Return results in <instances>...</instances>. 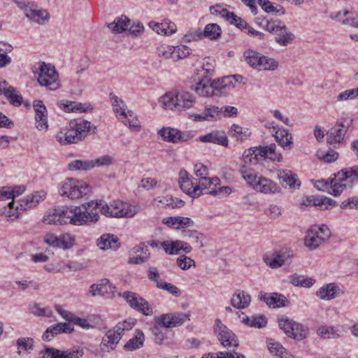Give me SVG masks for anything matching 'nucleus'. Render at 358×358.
<instances>
[{
  "label": "nucleus",
  "instance_id": "f257e3e1",
  "mask_svg": "<svg viewBox=\"0 0 358 358\" xmlns=\"http://www.w3.org/2000/svg\"><path fill=\"white\" fill-rule=\"evenodd\" d=\"M100 204L91 201L80 206L55 209L44 216L43 222L47 224L62 225L70 223L76 226L90 225L99 220V215L94 210Z\"/></svg>",
  "mask_w": 358,
  "mask_h": 358
},
{
  "label": "nucleus",
  "instance_id": "f03ea898",
  "mask_svg": "<svg viewBox=\"0 0 358 358\" xmlns=\"http://www.w3.org/2000/svg\"><path fill=\"white\" fill-rule=\"evenodd\" d=\"M91 128L92 133L96 132V127H92L90 122L80 118L73 119L69 122L67 128L61 129L57 134L56 138L62 145L77 143L88 135Z\"/></svg>",
  "mask_w": 358,
  "mask_h": 358
},
{
  "label": "nucleus",
  "instance_id": "7ed1b4c3",
  "mask_svg": "<svg viewBox=\"0 0 358 358\" xmlns=\"http://www.w3.org/2000/svg\"><path fill=\"white\" fill-rule=\"evenodd\" d=\"M276 145L274 143L268 146H259L245 150L242 155L240 168L248 169V166L258 164L260 159L268 158L273 161L280 162L282 155L275 152Z\"/></svg>",
  "mask_w": 358,
  "mask_h": 358
},
{
  "label": "nucleus",
  "instance_id": "20e7f679",
  "mask_svg": "<svg viewBox=\"0 0 358 358\" xmlns=\"http://www.w3.org/2000/svg\"><path fill=\"white\" fill-rule=\"evenodd\" d=\"M196 102L195 97L187 91H175L166 93L160 99V103L165 109L186 110Z\"/></svg>",
  "mask_w": 358,
  "mask_h": 358
},
{
  "label": "nucleus",
  "instance_id": "39448f33",
  "mask_svg": "<svg viewBox=\"0 0 358 358\" xmlns=\"http://www.w3.org/2000/svg\"><path fill=\"white\" fill-rule=\"evenodd\" d=\"M93 201L101 203L94 211L98 213L97 209L101 206V214L109 217H132L141 210L138 206H132L120 200H115L104 205H102L101 201Z\"/></svg>",
  "mask_w": 358,
  "mask_h": 358
},
{
  "label": "nucleus",
  "instance_id": "423d86ee",
  "mask_svg": "<svg viewBox=\"0 0 358 358\" xmlns=\"http://www.w3.org/2000/svg\"><path fill=\"white\" fill-rule=\"evenodd\" d=\"M231 83V77H225L222 80H213L207 76L200 79L191 89L194 90L199 95L203 96H217L223 92V90L228 87Z\"/></svg>",
  "mask_w": 358,
  "mask_h": 358
},
{
  "label": "nucleus",
  "instance_id": "0eeeda50",
  "mask_svg": "<svg viewBox=\"0 0 358 358\" xmlns=\"http://www.w3.org/2000/svg\"><path fill=\"white\" fill-rule=\"evenodd\" d=\"M110 98L113 108V111L120 121L128 126L133 131H139L141 126L138 120L131 110H127L125 103L113 93L110 94Z\"/></svg>",
  "mask_w": 358,
  "mask_h": 358
},
{
  "label": "nucleus",
  "instance_id": "6e6552de",
  "mask_svg": "<svg viewBox=\"0 0 358 358\" xmlns=\"http://www.w3.org/2000/svg\"><path fill=\"white\" fill-rule=\"evenodd\" d=\"M330 237L331 231L326 224L313 225L306 232L304 244L310 250H315Z\"/></svg>",
  "mask_w": 358,
  "mask_h": 358
},
{
  "label": "nucleus",
  "instance_id": "1a4fd4ad",
  "mask_svg": "<svg viewBox=\"0 0 358 358\" xmlns=\"http://www.w3.org/2000/svg\"><path fill=\"white\" fill-rule=\"evenodd\" d=\"M17 7L22 10L24 15L32 22L39 25L46 24L50 20V14L46 10L40 8L32 2L17 1Z\"/></svg>",
  "mask_w": 358,
  "mask_h": 358
},
{
  "label": "nucleus",
  "instance_id": "9d476101",
  "mask_svg": "<svg viewBox=\"0 0 358 358\" xmlns=\"http://www.w3.org/2000/svg\"><path fill=\"white\" fill-rule=\"evenodd\" d=\"M39 73L38 82L41 86L45 87L50 90H56L61 87L59 81V75L51 64H46L45 62L39 64Z\"/></svg>",
  "mask_w": 358,
  "mask_h": 358
},
{
  "label": "nucleus",
  "instance_id": "9b49d317",
  "mask_svg": "<svg viewBox=\"0 0 358 358\" xmlns=\"http://www.w3.org/2000/svg\"><path fill=\"white\" fill-rule=\"evenodd\" d=\"M90 192V187L85 182L73 178L66 179L61 185L60 194L71 199H77Z\"/></svg>",
  "mask_w": 358,
  "mask_h": 358
},
{
  "label": "nucleus",
  "instance_id": "f8f14e48",
  "mask_svg": "<svg viewBox=\"0 0 358 358\" xmlns=\"http://www.w3.org/2000/svg\"><path fill=\"white\" fill-rule=\"evenodd\" d=\"M41 358H82L84 350L79 346H73L66 350H60L51 347H45L40 352Z\"/></svg>",
  "mask_w": 358,
  "mask_h": 358
},
{
  "label": "nucleus",
  "instance_id": "ddd939ff",
  "mask_svg": "<svg viewBox=\"0 0 358 358\" xmlns=\"http://www.w3.org/2000/svg\"><path fill=\"white\" fill-rule=\"evenodd\" d=\"M293 257L292 250L282 248L280 250L267 253L264 256L266 264L272 268L281 267L285 264H289Z\"/></svg>",
  "mask_w": 358,
  "mask_h": 358
},
{
  "label": "nucleus",
  "instance_id": "4468645a",
  "mask_svg": "<svg viewBox=\"0 0 358 358\" xmlns=\"http://www.w3.org/2000/svg\"><path fill=\"white\" fill-rule=\"evenodd\" d=\"M214 332L224 348L238 346V341L235 334L220 319H216L215 321Z\"/></svg>",
  "mask_w": 358,
  "mask_h": 358
},
{
  "label": "nucleus",
  "instance_id": "2eb2a0df",
  "mask_svg": "<svg viewBox=\"0 0 358 358\" xmlns=\"http://www.w3.org/2000/svg\"><path fill=\"white\" fill-rule=\"evenodd\" d=\"M122 296L131 308L146 316L152 315V308L149 303L138 294L132 292H125L123 293Z\"/></svg>",
  "mask_w": 358,
  "mask_h": 358
},
{
  "label": "nucleus",
  "instance_id": "dca6fc26",
  "mask_svg": "<svg viewBox=\"0 0 358 358\" xmlns=\"http://www.w3.org/2000/svg\"><path fill=\"white\" fill-rule=\"evenodd\" d=\"M74 241V238L69 234H65L59 237L53 233L48 232L43 236V241L47 245L52 248H62L64 250L71 248Z\"/></svg>",
  "mask_w": 358,
  "mask_h": 358
},
{
  "label": "nucleus",
  "instance_id": "f3484780",
  "mask_svg": "<svg viewBox=\"0 0 358 358\" xmlns=\"http://www.w3.org/2000/svg\"><path fill=\"white\" fill-rule=\"evenodd\" d=\"M158 134L164 141L172 143H182L191 138L189 133L182 132L177 129L171 127H163L158 131Z\"/></svg>",
  "mask_w": 358,
  "mask_h": 358
},
{
  "label": "nucleus",
  "instance_id": "a211bd4d",
  "mask_svg": "<svg viewBox=\"0 0 358 358\" xmlns=\"http://www.w3.org/2000/svg\"><path fill=\"white\" fill-rule=\"evenodd\" d=\"M178 183L180 189L192 197H199L202 193L199 191L197 184L192 182L189 173L185 169H181L179 172Z\"/></svg>",
  "mask_w": 358,
  "mask_h": 358
},
{
  "label": "nucleus",
  "instance_id": "6ab92c4d",
  "mask_svg": "<svg viewBox=\"0 0 358 358\" xmlns=\"http://www.w3.org/2000/svg\"><path fill=\"white\" fill-rule=\"evenodd\" d=\"M187 316L183 313L164 314L155 318V322L160 327L173 328L183 324Z\"/></svg>",
  "mask_w": 358,
  "mask_h": 358
},
{
  "label": "nucleus",
  "instance_id": "aec40b11",
  "mask_svg": "<svg viewBox=\"0 0 358 358\" xmlns=\"http://www.w3.org/2000/svg\"><path fill=\"white\" fill-rule=\"evenodd\" d=\"M120 341V338H117L112 330H108L102 338L100 348L96 349L94 354L98 357H103L106 353L113 350Z\"/></svg>",
  "mask_w": 358,
  "mask_h": 358
},
{
  "label": "nucleus",
  "instance_id": "412c9836",
  "mask_svg": "<svg viewBox=\"0 0 358 358\" xmlns=\"http://www.w3.org/2000/svg\"><path fill=\"white\" fill-rule=\"evenodd\" d=\"M33 107L35 111L36 127L39 130H46L48 124V110L41 100L34 101Z\"/></svg>",
  "mask_w": 358,
  "mask_h": 358
},
{
  "label": "nucleus",
  "instance_id": "4be33fe9",
  "mask_svg": "<svg viewBox=\"0 0 358 358\" xmlns=\"http://www.w3.org/2000/svg\"><path fill=\"white\" fill-rule=\"evenodd\" d=\"M259 297L263 300L271 308L285 307L289 304L288 299L282 294L277 293H263L260 292Z\"/></svg>",
  "mask_w": 358,
  "mask_h": 358
},
{
  "label": "nucleus",
  "instance_id": "5701e85b",
  "mask_svg": "<svg viewBox=\"0 0 358 358\" xmlns=\"http://www.w3.org/2000/svg\"><path fill=\"white\" fill-rule=\"evenodd\" d=\"M255 184V190L264 194H276L281 190L280 187L271 179L259 176Z\"/></svg>",
  "mask_w": 358,
  "mask_h": 358
},
{
  "label": "nucleus",
  "instance_id": "b1692460",
  "mask_svg": "<svg viewBox=\"0 0 358 358\" xmlns=\"http://www.w3.org/2000/svg\"><path fill=\"white\" fill-rule=\"evenodd\" d=\"M349 125L339 123L332 127L327 133V141L329 144H340L348 129Z\"/></svg>",
  "mask_w": 358,
  "mask_h": 358
},
{
  "label": "nucleus",
  "instance_id": "393cba45",
  "mask_svg": "<svg viewBox=\"0 0 358 358\" xmlns=\"http://www.w3.org/2000/svg\"><path fill=\"white\" fill-rule=\"evenodd\" d=\"M203 143H212L224 147L228 146V138L224 131H214L199 138Z\"/></svg>",
  "mask_w": 358,
  "mask_h": 358
},
{
  "label": "nucleus",
  "instance_id": "a878e982",
  "mask_svg": "<svg viewBox=\"0 0 358 358\" xmlns=\"http://www.w3.org/2000/svg\"><path fill=\"white\" fill-rule=\"evenodd\" d=\"M277 176L282 185L285 182L286 186L293 189L299 188L300 186L297 176L290 170L278 169L277 171Z\"/></svg>",
  "mask_w": 358,
  "mask_h": 358
},
{
  "label": "nucleus",
  "instance_id": "bb28decb",
  "mask_svg": "<svg viewBox=\"0 0 358 358\" xmlns=\"http://www.w3.org/2000/svg\"><path fill=\"white\" fill-rule=\"evenodd\" d=\"M148 26L154 31L160 35H171L176 31V24L167 20L160 23L150 22Z\"/></svg>",
  "mask_w": 358,
  "mask_h": 358
},
{
  "label": "nucleus",
  "instance_id": "cd10ccee",
  "mask_svg": "<svg viewBox=\"0 0 358 358\" xmlns=\"http://www.w3.org/2000/svg\"><path fill=\"white\" fill-rule=\"evenodd\" d=\"M251 302L250 294L243 290H237L231 299V304L234 308L245 309L249 306Z\"/></svg>",
  "mask_w": 358,
  "mask_h": 358
},
{
  "label": "nucleus",
  "instance_id": "c85d7f7f",
  "mask_svg": "<svg viewBox=\"0 0 358 358\" xmlns=\"http://www.w3.org/2000/svg\"><path fill=\"white\" fill-rule=\"evenodd\" d=\"M354 185V180L348 181V180H339L338 173L335 175L334 180L331 182V194L334 196H338L341 194L344 189L348 187L351 188Z\"/></svg>",
  "mask_w": 358,
  "mask_h": 358
},
{
  "label": "nucleus",
  "instance_id": "c756f323",
  "mask_svg": "<svg viewBox=\"0 0 358 358\" xmlns=\"http://www.w3.org/2000/svg\"><path fill=\"white\" fill-rule=\"evenodd\" d=\"M274 137L276 142L284 149H291L293 144L292 136L288 130L283 128L278 129L275 132Z\"/></svg>",
  "mask_w": 358,
  "mask_h": 358
},
{
  "label": "nucleus",
  "instance_id": "7c9ffc66",
  "mask_svg": "<svg viewBox=\"0 0 358 358\" xmlns=\"http://www.w3.org/2000/svg\"><path fill=\"white\" fill-rule=\"evenodd\" d=\"M340 290L339 287L335 283H329L320 288L316 295L322 300H331L336 297V293Z\"/></svg>",
  "mask_w": 358,
  "mask_h": 358
},
{
  "label": "nucleus",
  "instance_id": "2f4dec72",
  "mask_svg": "<svg viewBox=\"0 0 358 358\" xmlns=\"http://www.w3.org/2000/svg\"><path fill=\"white\" fill-rule=\"evenodd\" d=\"M250 130L237 124H233L229 130V135L237 141H244L251 136Z\"/></svg>",
  "mask_w": 358,
  "mask_h": 358
},
{
  "label": "nucleus",
  "instance_id": "473e14b6",
  "mask_svg": "<svg viewBox=\"0 0 358 358\" xmlns=\"http://www.w3.org/2000/svg\"><path fill=\"white\" fill-rule=\"evenodd\" d=\"M96 245L101 250H115L118 248V238L114 235L105 234L97 240Z\"/></svg>",
  "mask_w": 358,
  "mask_h": 358
},
{
  "label": "nucleus",
  "instance_id": "72a5a7b5",
  "mask_svg": "<svg viewBox=\"0 0 358 358\" xmlns=\"http://www.w3.org/2000/svg\"><path fill=\"white\" fill-rule=\"evenodd\" d=\"M115 287H113L108 279H102L97 285H92L90 287V292L92 296L104 295L109 292H113Z\"/></svg>",
  "mask_w": 358,
  "mask_h": 358
},
{
  "label": "nucleus",
  "instance_id": "f704fd0d",
  "mask_svg": "<svg viewBox=\"0 0 358 358\" xmlns=\"http://www.w3.org/2000/svg\"><path fill=\"white\" fill-rule=\"evenodd\" d=\"M275 34L277 35L275 42L283 46H287L294 38V34L288 30L287 27L283 23L278 27V32L275 33Z\"/></svg>",
  "mask_w": 358,
  "mask_h": 358
},
{
  "label": "nucleus",
  "instance_id": "c9c22d12",
  "mask_svg": "<svg viewBox=\"0 0 358 358\" xmlns=\"http://www.w3.org/2000/svg\"><path fill=\"white\" fill-rule=\"evenodd\" d=\"M317 333L324 339L336 338L343 335V331L338 327L322 326L317 329Z\"/></svg>",
  "mask_w": 358,
  "mask_h": 358
},
{
  "label": "nucleus",
  "instance_id": "e433bc0d",
  "mask_svg": "<svg viewBox=\"0 0 358 358\" xmlns=\"http://www.w3.org/2000/svg\"><path fill=\"white\" fill-rule=\"evenodd\" d=\"M182 237L188 240L192 244L194 245L199 248L203 247V241L204 236L202 234L195 230H182Z\"/></svg>",
  "mask_w": 358,
  "mask_h": 358
},
{
  "label": "nucleus",
  "instance_id": "4c0bfd02",
  "mask_svg": "<svg viewBox=\"0 0 358 358\" xmlns=\"http://www.w3.org/2000/svg\"><path fill=\"white\" fill-rule=\"evenodd\" d=\"M145 337L142 331L136 330L134 337L130 338L124 345V348L127 350L133 351L141 348L144 343Z\"/></svg>",
  "mask_w": 358,
  "mask_h": 358
},
{
  "label": "nucleus",
  "instance_id": "58836bf2",
  "mask_svg": "<svg viewBox=\"0 0 358 358\" xmlns=\"http://www.w3.org/2000/svg\"><path fill=\"white\" fill-rule=\"evenodd\" d=\"M130 23V20L125 15L116 18L114 22L108 23V27L113 32L122 33L124 31Z\"/></svg>",
  "mask_w": 358,
  "mask_h": 358
},
{
  "label": "nucleus",
  "instance_id": "ea45409f",
  "mask_svg": "<svg viewBox=\"0 0 358 358\" xmlns=\"http://www.w3.org/2000/svg\"><path fill=\"white\" fill-rule=\"evenodd\" d=\"M257 24L262 27L264 29L266 30L270 33H277L278 30V27L282 24V22L280 20H268L266 18H260L257 17L256 20Z\"/></svg>",
  "mask_w": 358,
  "mask_h": 358
},
{
  "label": "nucleus",
  "instance_id": "a19ab883",
  "mask_svg": "<svg viewBox=\"0 0 358 358\" xmlns=\"http://www.w3.org/2000/svg\"><path fill=\"white\" fill-rule=\"evenodd\" d=\"M220 107L215 105H206L203 111L206 121L214 122L220 120Z\"/></svg>",
  "mask_w": 358,
  "mask_h": 358
},
{
  "label": "nucleus",
  "instance_id": "79ce46f5",
  "mask_svg": "<svg viewBox=\"0 0 358 358\" xmlns=\"http://www.w3.org/2000/svg\"><path fill=\"white\" fill-rule=\"evenodd\" d=\"M315 282V280L311 278L305 277L296 273L290 277V282L296 287H310Z\"/></svg>",
  "mask_w": 358,
  "mask_h": 358
},
{
  "label": "nucleus",
  "instance_id": "37998d69",
  "mask_svg": "<svg viewBox=\"0 0 358 358\" xmlns=\"http://www.w3.org/2000/svg\"><path fill=\"white\" fill-rule=\"evenodd\" d=\"M243 322L250 327L263 328L267 324V319L262 315H254L252 317L245 316L243 318Z\"/></svg>",
  "mask_w": 358,
  "mask_h": 358
},
{
  "label": "nucleus",
  "instance_id": "c03bdc74",
  "mask_svg": "<svg viewBox=\"0 0 358 358\" xmlns=\"http://www.w3.org/2000/svg\"><path fill=\"white\" fill-rule=\"evenodd\" d=\"M4 96L9 101L10 103L14 106H20L22 103V96L17 93V90L13 86H8V89L4 92Z\"/></svg>",
  "mask_w": 358,
  "mask_h": 358
},
{
  "label": "nucleus",
  "instance_id": "a18cd8bd",
  "mask_svg": "<svg viewBox=\"0 0 358 358\" xmlns=\"http://www.w3.org/2000/svg\"><path fill=\"white\" fill-rule=\"evenodd\" d=\"M338 177L339 180H354L355 182L358 178V166L342 169L338 172Z\"/></svg>",
  "mask_w": 358,
  "mask_h": 358
},
{
  "label": "nucleus",
  "instance_id": "49530a36",
  "mask_svg": "<svg viewBox=\"0 0 358 358\" xmlns=\"http://www.w3.org/2000/svg\"><path fill=\"white\" fill-rule=\"evenodd\" d=\"M69 169L71 171L83 170L88 171L94 168L92 160H74L69 164Z\"/></svg>",
  "mask_w": 358,
  "mask_h": 358
},
{
  "label": "nucleus",
  "instance_id": "de8ad7c7",
  "mask_svg": "<svg viewBox=\"0 0 358 358\" xmlns=\"http://www.w3.org/2000/svg\"><path fill=\"white\" fill-rule=\"evenodd\" d=\"M244 57L247 63L254 69L258 68L259 63H260L262 56L259 52L252 50H248L243 53Z\"/></svg>",
  "mask_w": 358,
  "mask_h": 358
},
{
  "label": "nucleus",
  "instance_id": "09e8293b",
  "mask_svg": "<svg viewBox=\"0 0 358 358\" xmlns=\"http://www.w3.org/2000/svg\"><path fill=\"white\" fill-rule=\"evenodd\" d=\"M260 63H259L258 70L275 71L278 66V62L273 58H268L266 56H262Z\"/></svg>",
  "mask_w": 358,
  "mask_h": 358
},
{
  "label": "nucleus",
  "instance_id": "8fccbe9b",
  "mask_svg": "<svg viewBox=\"0 0 358 358\" xmlns=\"http://www.w3.org/2000/svg\"><path fill=\"white\" fill-rule=\"evenodd\" d=\"M242 178L248 182V184L255 189V184L257 183L259 176L254 173L250 169L240 168L239 170Z\"/></svg>",
  "mask_w": 358,
  "mask_h": 358
},
{
  "label": "nucleus",
  "instance_id": "3c124183",
  "mask_svg": "<svg viewBox=\"0 0 358 358\" xmlns=\"http://www.w3.org/2000/svg\"><path fill=\"white\" fill-rule=\"evenodd\" d=\"M278 324L280 328L283 330L287 336H290L293 334V327L295 325V322L285 316H282L278 319Z\"/></svg>",
  "mask_w": 358,
  "mask_h": 358
},
{
  "label": "nucleus",
  "instance_id": "603ef678",
  "mask_svg": "<svg viewBox=\"0 0 358 358\" xmlns=\"http://www.w3.org/2000/svg\"><path fill=\"white\" fill-rule=\"evenodd\" d=\"M48 329H50L52 337L61 333H71L73 331V328L68 323H57Z\"/></svg>",
  "mask_w": 358,
  "mask_h": 358
},
{
  "label": "nucleus",
  "instance_id": "864d4df0",
  "mask_svg": "<svg viewBox=\"0 0 358 358\" xmlns=\"http://www.w3.org/2000/svg\"><path fill=\"white\" fill-rule=\"evenodd\" d=\"M221 29L217 24H208L203 31V36L210 39H216L220 36Z\"/></svg>",
  "mask_w": 358,
  "mask_h": 358
},
{
  "label": "nucleus",
  "instance_id": "5fc2aeb1",
  "mask_svg": "<svg viewBox=\"0 0 358 358\" xmlns=\"http://www.w3.org/2000/svg\"><path fill=\"white\" fill-rule=\"evenodd\" d=\"M135 322L134 321L129 322L124 320L123 322L118 323L112 330V332L115 333V335L121 339L122 336L123 335L124 331L131 329Z\"/></svg>",
  "mask_w": 358,
  "mask_h": 358
},
{
  "label": "nucleus",
  "instance_id": "6e6d98bb",
  "mask_svg": "<svg viewBox=\"0 0 358 358\" xmlns=\"http://www.w3.org/2000/svg\"><path fill=\"white\" fill-rule=\"evenodd\" d=\"M173 48V60L175 62L185 58L191 52V50L186 45H178Z\"/></svg>",
  "mask_w": 358,
  "mask_h": 358
},
{
  "label": "nucleus",
  "instance_id": "4d7b16f0",
  "mask_svg": "<svg viewBox=\"0 0 358 358\" xmlns=\"http://www.w3.org/2000/svg\"><path fill=\"white\" fill-rule=\"evenodd\" d=\"M358 97V87L346 90L338 94L336 98V101H345Z\"/></svg>",
  "mask_w": 358,
  "mask_h": 358
},
{
  "label": "nucleus",
  "instance_id": "13d9d810",
  "mask_svg": "<svg viewBox=\"0 0 358 358\" xmlns=\"http://www.w3.org/2000/svg\"><path fill=\"white\" fill-rule=\"evenodd\" d=\"M202 358H245L244 355L236 352H219L209 353Z\"/></svg>",
  "mask_w": 358,
  "mask_h": 358
},
{
  "label": "nucleus",
  "instance_id": "bf43d9fd",
  "mask_svg": "<svg viewBox=\"0 0 358 358\" xmlns=\"http://www.w3.org/2000/svg\"><path fill=\"white\" fill-rule=\"evenodd\" d=\"M174 48L173 46H170L169 45L162 44L159 45L156 49V54L159 57H163L164 59H173V53Z\"/></svg>",
  "mask_w": 358,
  "mask_h": 358
},
{
  "label": "nucleus",
  "instance_id": "052dcab7",
  "mask_svg": "<svg viewBox=\"0 0 358 358\" xmlns=\"http://www.w3.org/2000/svg\"><path fill=\"white\" fill-rule=\"evenodd\" d=\"M220 179L217 177L215 178H209L207 176L203 177V178H200V181L199 184H197V187L199 191L201 192L202 189H206L210 188L213 185L216 186L219 185Z\"/></svg>",
  "mask_w": 358,
  "mask_h": 358
},
{
  "label": "nucleus",
  "instance_id": "680f3d73",
  "mask_svg": "<svg viewBox=\"0 0 358 358\" xmlns=\"http://www.w3.org/2000/svg\"><path fill=\"white\" fill-rule=\"evenodd\" d=\"M178 241H164L161 243V246L165 252L169 255H177L180 252V248L178 246Z\"/></svg>",
  "mask_w": 358,
  "mask_h": 358
},
{
  "label": "nucleus",
  "instance_id": "e2e57ef3",
  "mask_svg": "<svg viewBox=\"0 0 358 358\" xmlns=\"http://www.w3.org/2000/svg\"><path fill=\"white\" fill-rule=\"evenodd\" d=\"M308 334V329L303 327L302 324L295 322L294 327H293V334L290 335L296 340L301 341L305 338Z\"/></svg>",
  "mask_w": 358,
  "mask_h": 358
},
{
  "label": "nucleus",
  "instance_id": "0e129e2a",
  "mask_svg": "<svg viewBox=\"0 0 358 358\" xmlns=\"http://www.w3.org/2000/svg\"><path fill=\"white\" fill-rule=\"evenodd\" d=\"M64 110L65 112H80L85 113L87 111L85 105L76 101H67L66 103H63Z\"/></svg>",
  "mask_w": 358,
  "mask_h": 358
},
{
  "label": "nucleus",
  "instance_id": "69168bd1",
  "mask_svg": "<svg viewBox=\"0 0 358 358\" xmlns=\"http://www.w3.org/2000/svg\"><path fill=\"white\" fill-rule=\"evenodd\" d=\"M31 313L34 315L39 317H50L52 315V311L48 308H42L39 304L35 303L30 308Z\"/></svg>",
  "mask_w": 358,
  "mask_h": 358
},
{
  "label": "nucleus",
  "instance_id": "338daca9",
  "mask_svg": "<svg viewBox=\"0 0 358 358\" xmlns=\"http://www.w3.org/2000/svg\"><path fill=\"white\" fill-rule=\"evenodd\" d=\"M177 265L182 270H187L192 266L196 267L194 260L186 255H181L177 259Z\"/></svg>",
  "mask_w": 358,
  "mask_h": 358
},
{
  "label": "nucleus",
  "instance_id": "774afa93",
  "mask_svg": "<svg viewBox=\"0 0 358 358\" xmlns=\"http://www.w3.org/2000/svg\"><path fill=\"white\" fill-rule=\"evenodd\" d=\"M159 325L155 323L154 326L150 328V331L152 335V338L155 343L162 344L164 339V334L162 332Z\"/></svg>",
  "mask_w": 358,
  "mask_h": 358
}]
</instances>
